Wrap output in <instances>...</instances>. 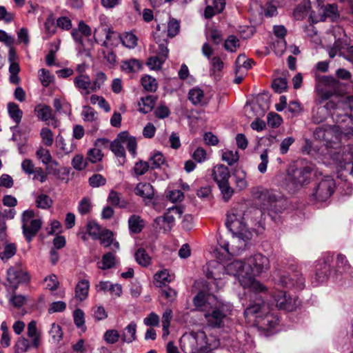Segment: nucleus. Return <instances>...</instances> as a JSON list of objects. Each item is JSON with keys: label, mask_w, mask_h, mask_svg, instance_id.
Returning a JSON list of instances; mask_svg holds the SVG:
<instances>
[{"label": "nucleus", "mask_w": 353, "mask_h": 353, "mask_svg": "<svg viewBox=\"0 0 353 353\" xmlns=\"http://www.w3.org/2000/svg\"><path fill=\"white\" fill-rule=\"evenodd\" d=\"M197 310L203 312L207 325L214 328L224 326L225 320L231 314L230 303L219 300L214 295L199 292L193 299Z\"/></svg>", "instance_id": "1"}, {"label": "nucleus", "mask_w": 353, "mask_h": 353, "mask_svg": "<svg viewBox=\"0 0 353 353\" xmlns=\"http://www.w3.org/2000/svg\"><path fill=\"white\" fill-rule=\"evenodd\" d=\"M206 276L215 280L221 279V272L224 271L227 274L238 278L240 285L244 288H248L256 292H262L265 287L256 281L250 272H248L247 263L241 260H234L223 265L216 261L209 265Z\"/></svg>", "instance_id": "2"}, {"label": "nucleus", "mask_w": 353, "mask_h": 353, "mask_svg": "<svg viewBox=\"0 0 353 353\" xmlns=\"http://www.w3.org/2000/svg\"><path fill=\"white\" fill-rule=\"evenodd\" d=\"M245 319L261 330H270L278 324V318L270 312L269 305L264 303L261 298H256L254 303L245 310Z\"/></svg>", "instance_id": "3"}, {"label": "nucleus", "mask_w": 353, "mask_h": 353, "mask_svg": "<svg viewBox=\"0 0 353 353\" xmlns=\"http://www.w3.org/2000/svg\"><path fill=\"white\" fill-rule=\"evenodd\" d=\"M258 209L246 208L241 205L232 208L227 214L226 226L232 234H243L246 239L252 238V232L248 227V221L252 215L260 214Z\"/></svg>", "instance_id": "4"}, {"label": "nucleus", "mask_w": 353, "mask_h": 353, "mask_svg": "<svg viewBox=\"0 0 353 353\" xmlns=\"http://www.w3.org/2000/svg\"><path fill=\"white\" fill-rule=\"evenodd\" d=\"M312 172V168L309 165L288 169L285 178L283 179V174L279 172L275 176V181L290 191H294L310 183Z\"/></svg>", "instance_id": "5"}, {"label": "nucleus", "mask_w": 353, "mask_h": 353, "mask_svg": "<svg viewBox=\"0 0 353 353\" xmlns=\"http://www.w3.org/2000/svg\"><path fill=\"white\" fill-rule=\"evenodd\" d=\"M253 197L263 205L264 209H268L270 215L275 219L274 214H280L286 208L285 201L276 194L275 192L268 190H261L259 188L252 190Z\"/></svg>", "instance_id": "6"}, {"label": "nucleus", "mask_w": 353, "mask_h": 353, "mask_svg": "<svg viewBox=\"0 0 353 353\" xmlns=\"http://www.w3.org/2000/svg\"><path fill=\"white\" fill-rule=\"evenodd\" d=\"M187 339L192 349L191 353H208L219 346V341L213 336L207 338L202 330L192 331L184 336Z\"/></svg>", "instance_id": "7"}, {"label": "nucleus", "mask_w": 353, "mask_h": 353, "mask_svg": "<svg viewBox=\"0 0 353 353\" xmlns=\"http://www.w3.org/2000/svg\"><path fill=\"white\" fill-rule=\"evenodd\" d=\"M251 239H246L243 234H232L228 241L221 237L218 240L220 247L230 255H239L248 247Z\"/></svg>", "instance_id": "8"}, {"label": "nucleus", "mask_w": 353, "mask_h": 353, "mask_svg": "<svg viewBox=\"0 0 353 353\" xmlns=\"http://www.w3.org/2000/svg\"><path fill=\"white\" fill-rule=\"evenodd\" d=\"M343 136V132L337 125H322L316 128L314 132V138L324 141L326 146L330 148L339 143Z\"/></svg>", "instance_id": "9"}, {"label": "nucleus", "mask_w": 353, "mask_h": 353, "mask_svg": "<svg viewBox=\"0 0 353 353\" xmlns=\"http://www.w3.org/2000/svg\"><path fill=\"white\" fill-rule=\"evenodd\" d=\"M159 30L160 27L157 26V31L154 33V39L159 45L157 50L159 56L150 57L147 62V65L152 70L160 69L169 53V50L167 48L168 41L166 39L161 38Z\"/></svg>", "instance_id": "10"}, {"label": "nucleus", "mask_w": 353, "mask_h": 353, "mask_svg": "<svg viewBox=\"0 0 353 353\" xmlns=\"http://www.w3.org/2000/svg\"><path fill=\"white\" fill-rule=\"evenodd\" d=\"M23 234L26 239L30 242L40 230L42 222L40 219H34L33 210H26L21 217Z\"/></svg>", "instance_id": "11"}, {"label": "nucleus", "mask_w": 353, "mask_h": 353, "mask_svg": "<svg viewBox=\"0 0 353 353\" xmlns=\"http://www.w3.org/2000/svg\"><path fill=\"white\" fill-rule=\"evenodd\" d=\"M336 188L334 179L330 176H325L316 184L312 196L318 201H325L334 193Z\"/></svg>", "instance_id": "12"}, {"label": "nucleus", "mask_w": 353, "mask_h": 353, "mask_svg": "<svg viewBox=\"0 0 353 353\" xmlns=\"http://www.w3.org/2000/svg\"><path fill=\"white\" fill-rule=\"evenodd\" d=\"M30 277L28 273L19 267H12L7 272V283L6 288L8 292H14L19 284L27 283Z\"/></svg>", "instance_id": "13"}, {"label": "nucleus", "mask_w": 353, "mask_h": 353, "mask_svg": "<svg viewBox=\"0 0 353 353\" xmlns=\"http://www.w3.org/2000/svg\"><path fill=\"white\" fill-rule=\"evenodd\" d=\"M248 272H250L253 278L263 272H266L270 268L269 259L261 254H256L247 259Z\"/></svg>", "instance_id": "14"}, {"label": "nucleus", "mask_w": 353, "mask_h": 353, "mask_svg": "<svg viewBox=\"0 0 353 353\" xmlns=\"http://www.w3.org/2000/svg\"><path fill=\"white\" fill-rule=\"evenodd\" d=\"M273 296L279 310L292 312L300 305V301L296 297L291 296L285 291L275 292Z\"/></svg>", "instance_id": "15"}, {"label": "nucleus", "mask_w": 353, "mask_h": 353, "mask_svg": "<svg viewBox=\"0 0 353 353\" xmlns=\"http://www.w3.org/2000/svg\"><path fill=\"white\" fill-rule=\"evenodd\" d=\"M276 282L283 287L296 290H303L305 286V279L299 271H294L288 275H281Z\"/></svg>", "instance_id": "16"}, {"label": "nucleus", "mask_w": 353, "mask_h": 353, "mask_svg": "<svg viewBox=\"0 0 353 353\" xmlns=\"http://www.w3.org/2000/svg\"><path fill=\"white\" fill-rule=\"evenodd\" d=\"M22 171L27 175H33V180L44 183L47 180V174L41 167H36L32 160L25 159L21 164Z\"/></svg>", "instance_id": "17"}, {"label": "nucleus", "mask_w": 353, "mask_h": 353, "mask_svg": "<svg viewBox=\"0 0 353 353\" xmlns=\"http://www.w3.org/2000/svg\"><path fill=\"white\" fill-rule=\"evenodd\" d=\"M330 260L331 257L327 256V259L323 261L320 260L316 265V272L314 277L316 285L323 283L327 280L330 272V265L329 264Z\"/></svg>", "instance_id": "18"}, {"label": "nucleus", "mask_w": 353, "mask_h": 353, "mask_svg": "<svg viewBox=\"0 0 353 353\" xmlns=\"http://www.w3.org/2000/svg\"><path fill=\"white\" fill-rule=\"evenodd\" d=\"M74 85L82 95L88 96L93 92V90H91V80L87 74H81L77 76L74 79Z\"/></svg>", "instance_id": "19"}, {"label": "nucleus", "mask_w": 353, "mask_h": 353, "mask_svg": "<svg viewBox=\"0 0 353 353\" xmlns=\"http://www.w3.org/2000/svg\"><path fill=\"white\" fill-rule=\"evenodd\" d=\"M334 107L335 104L332 101L327 103L325 105L316 104L312 109V121L316 124L322 123L329 114L328 109L330 108H334Z\"/></svg>", "instance_id": "20"}, {"label": "nucleus", "mask_w": 353, "mask_h": 353, "mask_svg": "<svg viewBox=\"0 0 353 353\" xmlns=\"http://www.w3.org/2000/svg\"><path fill=\"white\" fill-rule=\"evenodd\" d=\"M212 176L218 185L229 181L231 174L227 166L223 164H219L213 168Z\"/></svg>", "instance_id": "21"}, {"label": "nucleus", "mask_w": 353, "mask_h": 353, "mask_svg": "<svg viewBox=\"0 0 353 353\" xmlns=\"http://www.w3.org/2000/svg\"><path fill=\"white\" fill-rule=\"evenodd\" d=\"M98 292H109L112 296L119 297L122 294V287L120 284H112L109 281H100L96 285Z\"/></svg>", "instance_id": "22"}, {"label": "nucleus", "mask_w": 353, "mask_h": 353, "mask_svg": "<svg viewBox=\"0 0 353 353\" xmlns=\"http://www.w3.org/2000/svg\"><path fill=\"white\" fill-rule=\"evenodd\" d=\"M134 192L144 199L151 200L154 195V188L148 183H139L134 188Z\"/></svg>", "instance_id": "23"}, {"label": "nucleus", "mask_w": 353, "mask_h": 353, "mask_svg": "<svg viewBox=\"0 0 353 353\" xmlns=\"http://www.w3.org/2000/svg\"><path fill=\"white\" fill-rule=\"evenodd\" d=\"M137 324L132 321L123 330L121 335L123 343H130L137 340Z\"/></svg>", "instance_id": "24"}, {"label": "nucleus", "mask_w": 353, "mask_h": 353, "mask_svg": "<svg viewBox=\"0 0 353 353\" xmlns=\"http://www.w3.org/2000/svg\"><path fill=\"white\" fill-rule=\"evenodd\" d=\"M110 150L117 157L121 159V161L119 162L120 164H123L125 160V151L123 143L121 141V139H120V134L111 143Z\"/></svg>", "instance_id": "25"}, {"label": "nucleus", "mask_w": 353, "mask_h": 353, "mask_svg": "<svg viewBox=\"0 0 353 353\" xmlns=\"http://www.w3.org/2000/svg\"><path fill=\"white\" fill-rule=\"evenodd\" d=\"M90 283L88 280L82 279L78 282L75 287V297L80 301L87 299L89 292Z\"/></svg>", "instance_id": "26"}, {"label": "nucleus", "mask_w": 353, "mask_h": 353, "mask_svg": "<svg viewBox=\"0 0 353 353\" xmlns=\"http://www.w3.org/2000/svg\"><path fill=\"white\" fill-rule=\"evenodd\" d=\"M233 175L234 178L236 189L238 191L244 190L248 187L247 174L243 170H236L235 172H234Z\"/></svg>", "instance_id": "27"}, {"label": "nucleus", "mask_w": 353, "mask_h": 353, "mask_svg": "<svg viewBox=\"0 0 353 353\" xmlns=\"http://www.w3.org/2000/svg\"><path fill=\"white\" fill-rule=\"evenodd\" d=\"M142 67L141 61L136 59H130L121 62V70L127 73H136L139 72Z\"/></svg>", "instance_id": "28"}, {"label": "nucleus", "mask_w": 353, "mask_h": 353, "mask_svg": "<svg viewBox=\"0 0 353 353\" xmlns=\"http://www.w3.org/2000/svg\"><path fill=\"white\" fill-rule=\"evenodd\" d=\"M156 103V98L152 96H146L141 98L138 103L139 111L146 114L150 112L154 108Z\"/></svg>", "instance_id": "29"}, {"label": "nucleus", "mask_w": 353, "mask_h": 353, "mask_svg": "<svg viewBox=\"0 0 353 353\" xmlns=\"http://www.w3.org/2000/svg\"><path fill=\"white\" fill-rule=\"evenodd\" d=\"M128 227L130 232L138 234L144 227V221L139 216L133 214L128 219Z\"/></svg>", "instance_id": "30"}, {"label": "nucleus", "mask_w": 353, "mask_h": 353, "mask_svg": "<svg viewBox=\"0 0 353 353\" xmlns=\"http://www.w3.org/2000/svg\"><path fill=\"white\" fill-rule=\"evenodd\" d=\"M120 139H121V141H123V145L127 147L129 152L132 156H135L137 146L136 139L134 137H129L126 132L120 133Z\"/></svg>", "instance_id": "31"}, {"label": "nucleus", "mask_w": 353, "mask_h": 353, "mask_svg": "<svg viewBox=\"0 0 353 353\" xmlns=\"http://www.w3.org/2000/svg\"><path fill=\"white\" fill-rule=\"evenodd\" d=\"M8 112L10 117L17 124H19L21 122L23 116V112L17 103L14 102L8 103Z\"/></svg>", "instance_id": "32"}, {"label": "nucleus", "mask_w": 353, "mask_h": 353, "mask_svg": "<svg viewBox=\"0 0 353 353\" xmlns=\"http://www.w3.org/2000/svg\"><path fill=\"white\" fill-rule=\"evenodd\" d=\"M210 61V74L215 78L219 77V74L224 67V63L219 57H214Z\"/></svg>", "instance_id": "33"}, {"label": "nucleus", "mask_w": 353, "mask_h": 353, "mask_svg": "<svg viewBox=\"0 0 353 353\" xmlns=\"http://www.w3.org/2000/svg\"><path fill=\"white\" fill-rule=\"evenodd\" d=\"M341 166L344 170L353 173V145L349 147L348 150L344 154L343 161L341 162Z\"/></svg>", "instance_id": "34"}, {"label": "nucleus", "mask_w": 353, "mask_h": 353, "mask_svg": "<svg viewBox=\"0 0 353 353\" xmlns=\"http://www.w3.org/2000/svg\"><path fill=\"white\" fill-rule=\"evenodd\" d=\"M116 263L115 254L113 252H108L103 255L101 262L99 263V268L101 270H108L113 268Z\"/></svg>", "instance_id": "35"}, {"label": "nucleus", "mask_w": 353, "mask_h": 353, "mask_svg": "<svg viewBox=\"0 0 353 353\" xmlns=\"http://www.w3.org/2000/svg\"><path fill=\"white\" fill-rule=\"evenodd\" d=\"M103 31L105 33V41H103V46L106 48H108L109 45L117 46V42L119 41L120 34L110 28H105Z\"/></svg>", "instance_id": "36"}, {"label": "nucleus", "mask_w": 353, "mask_h": 353, "mask_svg": "<svg viewBox=\"0 0 353 353\" xmlns=\"http://www.w3.org/2000/svg\"><path fill=\"white\" fill-rule=\"evenodd\" d=\"M34 112L41 121H46L52 118V109L48 105H39L35 108Z\"/></svg>", "instance_id": "37"}, {"label": "nucleus", "mask_w": 353, "mask_h": 353, "mask_svg": "<svg viewBox=\"0 0 353 353\" xmlns=\"http://www.w3.org/2000/svg\"><path fill=\"white\" fill-rule=\"evenodd\" d=\"M136 261L143 267H148L151 263V257L145 249L139 248L134 254Z\"/></svg>", "instance_id": "38"}, {"label": "nucleus", "mask_w": 353, "mask_h": 353, "mask_svg": "<svg viewBox=\"0 0 353 353\" xmlns=\"http://www.w3.org/2000/svg\"><path fill=\"white\" fill-rule=\"evenodd\" d=\"M35 203L38 208L48 210L52 205L53 201L48 195L41 193L36 197Z\"/></svg>", "instance_id": "39"}, {"label": "nucleus", "mask_w": 353, "mask_h": 353, "mask_svg": "<svg viewBox=\"0 0 353 353\" xmlns=\"http://www.w3.org/2000/svg\"><path fill=\"white\" fill-rule=\"evenodd\" d=\"M87 234L94 240H97L101 237L103 232L101 227L94 221H89L86 225Z\"/></svg>", "instance_id": "40"}, {"label": "nucleus", "mask_w": 353, "mask_h": 353, "mask_svg": "<svg viewBox=\"0 0 353 353\" xmlns=\"http://www.w3.org/2000/svg\"><path fill=\"white\" fill-rule=\"evenodd\" d=\"M189 99L194 105L205 103L203 91L200 88H193L189 92Z\"/></svg>", "instance_id": "41"}, {"label": "nucleus", "mask_w": 353, "mask_h": 353, "mask_svg": "<svg viewBox=\"0 0 353 353\" xmlns=\"http://www.w3.org/2000/svg\"><path fill=\"white\" fill-rule=\"evenodd\" d=\"M141 85L148 92H155L158 88V83L155 78L145 75L141 79Z\"/></svg>", "instance_id": "42"}, {"label": "nucleus", "mask_w": 353, "mask_h": 353, "mask_svg": "<svg viewBox=\"0 0 353 353\" xmlns=\"http://www.w3.org/2000/svg\"><path fill=\"white\" fill-rule=\"evenodd\" d=\"M225 201H228L234 194V189L230 185V182L222 183L217 185Z\"/></svg>", "instance_id": "43"}, {"label": "nucleus", "mask_w": 353, "mask_h": 353, "mask_svg": "<svg viewBox=\"0 0 353 353\" xmlns=\"http://www.w3.org/2000/svg\"><path fill=\"white\" fill-rule=\"evenodd\" d=\"M223 46L225 50L230 52H235L240 47V41L236 36L230 35L225 39Z\"/></svg>", "instance_id": "44"}, {"label": "nucleus", "mask_w": 353, "mask_h": 353, "mask_svg": "<svg viewBox=\"0 0 353 353\" xmlns=\"http://www.w3.org/2000/svg\"><path fill=\"white\" fill-rule=\"evenodd\" d=\"M106 80L107 76L104 72H97L94 77L93 80L91 81L92 87L91 90H93V92H95L97 90H100Z\"/></svg>", "instance_id": "45"}, {"label": "nucleus", "mask_w": 353, "mask_h": 353, "mask_svg": "<svg viewBox=\"0 0 353 353\" xmlns=\"http://www.w3.org/2000/svg\"><path fill=\"white\" fill-rule=\"evenodd\" d=\"M8 292L10 294L9 296V302L14 307H20L26 303L28 300L26 296L16 294L15 291L14 292L12 291Z\"/></svg>", "instance_id": "46"}, {"label": "nucleus", "mask_w": 353, "mask_h": 353, "mask_svg": "<svg viewBox=\"0 0 353 353\" xmlns=\"http://www.w3.org/2000/svg\"><path fill=\"white\" fill-rule=\"evenodd\" d=\"M137 37L132 33H125L119 37L122 44L128 48H134L137 45Z\"/></svg>", "instance_id": "47"}, {"label": "nucleus", "mask_w": 353, "mask_h": 353, "mask_svg": "<svg viewBox=\"0 0 353 353\" xmlns=\"http://www.w3.org/2000/svg\"><path fill=\"white\" fill-rule=\"evenodd\" d=\"M53 105L58 112H63L65 114L70 115L71 113L70 105L65 100H61L60 99H54L53 101Z\"/></svg>", "instance_id": "48"}, {"label": "nucleus", "mask_w": 353, "mask_h": 353, "mask_svg": "<svg viewBox=\"0 0 353 353\" xmlns=\"http://www.w3.org/2000/svg\"><path fill=\"white\" fill-rule=\"evenodd\" d=\"M35 155L43 165L49 164L52 159L50 150L43 147H39L37 150Z\"/></svg>", "instance_id": "49"}, {"label": "nucleus", "mask_w": 353, "mask_h": 353, "mask_svg": "<svg viewBox=\"0 0 353 353\" xmlns=\"http://www.w3.org/2000/svg\"><path fill=\"white\" fill-rule=\"evenodd\" d=\"M182 212L181 209L176 206L169 208L167 212L163 215L164 221L167 222L169 225H172L174 222V214L181 216Z\"/></svg>", "instance_id": "50"}, {"label": "nucleus", "mask_w": 353, "mask_h": 353, "mask_svg": "<svg viewBox=\"0 0 353 353\" xmlns=\"http://www.w3.org/2000/svg\"><path fill=\"white\" fill-rule=\"evenodd\" d=\"M108 201L110 204L114 206L123 208L125 205V203L122 199L121 194L114 190H111L110 192Z\"/></svg>", "instance_id": "51"}, {"label": "nucleus", "mask_w": 353, "mask_h": 353, "mask_svg": "<svg viewBox=\"0 0 353 353\" xmlns=\"http://www.w3.org/2000/svg\"><path fill=\"white\" fill-rule=\"evenodd\" d=\"M180 30V23L174 18H170L168 23V37L173 38Z\"/></svg>", "instance_id": "52"}, {"label": "nucleus", "mask_w": 353, "mask_h": 353, "mask_svg": "<svg viewBox=\"0 0 353 353\" xmlns=\"http://www.w3.org/2000/svg\"><path fill=\"white\" fill-rule=\"evenodd\" d=\"M43 283L45 288L51 291L56 290L59 285V282L55 274H50L46 276L43 280Z\"/></svg>", "instance_id": "53"}, {"label": "nucleus", "mask_w": 353, "mask_h": 353, "mask_svg": "<svg viewBox=\"0 0 353 353\" xmlns=\"http://www.w3.org/2000/svg\"><path fill=\"white\" fill-rule=\"evenodd\" d=\"M17 251V248L14 244L9 243L7 244L3 250L0 252V258L3 260H8L13 256Z\"/></svg>", "instance_id": "54"}, {"label": "nucleus", "mask_w": 353, "mask_h": 353, "mask_svg": "<svg viewBox=\"0 0 353 353\" xmlns=\"http://www.w3.org/2000/svg\"><path fill=\"white\" fill-rule=\"evenodd\" d=\"M46 165V172H45L47 175L48 174H52L57 177H59L61 174V170L59 168V163L57 161L54 160L53 159L52 161L49 163V164L45 165Z\"/></svg>", "instance_id": "55"}, {"label": "nucleus", "mask_w": 353, "mask_h": 353, "mask_svg": "<svg viewBox=\"0 0 353 353\" xmlns=\"http://www.w3.org/2000/svg\"><path fill=\"white\" fill-rule=\"evenodd\" d=\"M237 152L226 150L222 154V160L227 162L229 165H232L239 161Z\"/></svg>", "instance_id": "56"}, {"label": "nucleus", "mask_w": 353, "mask_h": 353, "mask_svg": "<svg viewBox=\"0 0 353 353\" xmlns=\"http://www.w3.org/2000/svg\"><path fill=\"white\" fill-rule=\"evenodd\" d=\"M72 165L74 169L81 171L87 166V161L81 154H76L72 160Z\"/></svg>", "instance_id": "57"}, {"label": "nucleus", "mask_w": 353, "mask_h": 353, "mask_svg": "<svg viewBox=\"0 0 353 353\" xmlns=\"http://www.w3.org/2000/svg\"><path fill=\"white\" fill-rule=\"evenodd\" d=\"M92 208V203L90 199L88 197L83 198L78 205V212L83 215L88 214Z\"/></svg>", "instance_id": "58"}, {"label": "nucleus", "mask_w": 353, "mask_h": 353, "mask_svg": "<svg viewBox=\"0 0 353 353\" xmlns=\"http://www.w3.org/2000/svg\"><path fill=\"white\" fill-rule=\"evenodd\" d=\"M120 337L119 332L113 329L107 330L103 336L104 340L109 344L116 343Z\"/></svg>", "instance_id": "59"}, {"label": "nucleus", "mask_w": 353, "mask_h": 353, "mask_svg": "<svg viewBox=\"0 0 353 353\" xmlns=\"http://www.w3.org/2000/svg\"><path fill=\"white\" fill-rule=\"evenodd\" d=\"M49 334H50L54 342L60 341L63 337L61 327L59 325L56 323H52L51 325V328L50 330L49 331Z\"/></svg>", "instance_id": "60"}, {"label": "nucleus", "mask_w": 353, "mask_h": 353, "mask_svg": "<svg viewBox=\"0 0 353 353\" xmlns=\"http://www.w3.org/2000/svg\"><path fill=\"white\" fill-rule=\"evenodd\" d=\"M272 87L276 92L281 93L287 89L288 83L284 78H277L273 81Z\"/></svg>", "instance_id": "61"}, {"label": "nucleus", "mask_w": 353, "mask_h": 353, "mask_svg": "<svg viewBox=\"0 0 353 353\" xmlns=\"http://www.w3.org/2000/svg\"><path fill=\"white\" fill-rule=\"evenodd\" d=\"M103 158V154L99 148H92L88 150L87 154V159L91 163H97L100 161Z\"/></svg>", "instance_id": "62"}, {"label": "nucleus", "mask_w": 353, "mask_h": 353, "mask_svg": "<svg viewBox=\"0 0 353 353\" xmlns=\"http://www.w3.org/2000/svg\"><path fill=\"white\" fill-rule=\"evenodd\" d=\"M150 165L148 162L139 161L135 163L133 170L135 175L141 176L148 171Z\"/></svg>", "instance_id": "63"}, {"label": "nucleus", "mask_w": 353, "mask_h": 353, "mask_svg": "<svg viewBox=\"0 0 353 353\" xmlns=\"http://www.w3.org/2000/svg\"><path fill=\"white\" fill-rule=\"evenodd\" d=\"M40 134L45 145L51 146L52 145L53 134L50 129L47 128H42Z\"/></svg>", "instance_id": "64"}]
</instances>
